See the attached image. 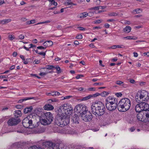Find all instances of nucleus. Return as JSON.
Wrapping results in <instances>:
<instances>
[{
  "label": "nucleus",
  "instance_id": "nucleus-1",
  "mask_svg": "<svg viewBox=\"0 0 149 149\" xmlns=\"http://www.w3.org/2000/svg\"><path fill=\"white\" fill-rule=\"evenodd\" d=\"M105 109L104 103L100 101L93 102L91 106V112L96 117L103 115L105 113Z\"/></svg>",
  "mask_w": 149,
  "mask_h": 149
},
{
  "label": "nucleus",
  "instance_id": "nucleus-2",
  "mask_svg": "<svg viewBox=\"0 0 149 149\" xmlns=\"http://www.w3.org/2000/svg\"><path fill=\"white\" fill-rule=\"evenodd\" d=\"M131 106L130 100L127 98L120 100L118 104L117 109L120 112H125L129 109Z\"/></svg>",
  "mask_w": 149,
  "mask_h": 149
},
{
  "label": "nucleus",
  "instance_id": "nucleus-3",
  "mask_svg": "<svg viewBox=\"0 0 149 149\" xmlns=\"http://www.w3.org/2000/svg\"><path fill=\"white\" fill-rule=\"evenodd\" d=\"M135 99L137 102L141 101H147L149 100V94L145 90H141L136 93Z\"/></svg>",
  "mask_w": 149,
  "mask_h": 149
},
{
  "label": "nucleus",
  "instance_id": "nucleus-4",
  "mask_svg": "<svg viewBox=\"0 0 149 149\" xmlns=\"http://www.w3.org/2000/svg\"><path fill=\"white\" fill-rule=\"evenodd\" d=\"M41 110L40 109L38 108L34 110L33 113L30 114L23 120L22 124L24 127L29 128H33L32 127H29V125L28 124V120L30 118H32L33 119H34L36 117V114L38 113Z\"/></svg>",
  "mask_w": 149,
  "mask_h": 149
},
{
  "label": "nucleus",
  "instance_id": "nucleus-5",
  "mask_svg": "<svg viewBox=\"0 0 149 149\" xmlns=\"http://www.w3.org/2000/svg\"><path fill=\"white\" fill-rule=\"evenodd\" d=\"M59 109L62 112L61 114H63V115L65 114V115L68 116L71 115L73 111V108L70 104H65L62 105L60 106Z\"/></svg>",
  "mask_w": 149,
  "mask_h": 149
},
{
  "label": "nucleus",
  "instance_id": "nucleus-6",
  "mask_svg": "<svg viewBox=\"0 0 149 149\" xmlns=\"http://www.w3.org/2000/svg\"><path fill=\"white\" fill-rule=\"evenodd\" d=\"M76 107L77 111V112L80 113L81 116L82 114L85 113L88 111L87 107L85 105L79 104L77 105Z\"/></svg>",
  "mask_w": 149,
  "mask_h": 149
},
{
  "label": "nucleus",
  "instance_id": "nucleus-7",
  "mask_svg": "<svg viewBox=\"0 0 149 149\" xmlns=\"http://www.w3.org/2000/svg\"><path fill=\"white\" fill-rule=\"evenodd\" d=\"M82 119L86 122L90 121L93 118V116L90 111H88L81 115Z\"/></svg>",
  "mask_w": 149,
  "mask_h": 149
},
{
  "label": "nucleus",
  "instance_id": "nucleus-8",
  "mask_svg": "<svg viewBox=\"0 0 149 149\" xmlns=\"http://www.w3.org/2000/svg\"><path fill=\"white\" fill-rule=\"evenodd\" d=\"M64 116L63 114L58 113L56 116L54 121L55 124L61 127L62 121L63 120Z\"/></svg>",
  "mask_w": 149,
  "mask_h": 149
},
{
  "label": "nucleus",
  "instance_id": "nucleus-9",
  "mask_svg": "<svg viewBox=\"0 0 149 149\" xmlns=\"http://www.w3.org/2000/svg\"><path fill=\"white\" fill-rule=\"evenodd\" d=\"M21 121L19 118L16 119L14 118H12L9 119L7 121V123L9 126H13L17 125Z\"/></svg>",
  "mask_w": 149,
  "mask_h": 149
},
{
  "label": "nucleus",
  "instance_id": "nucleus-10",
  "mask_svg": "<svg viewBox=\"0 0 149 149\" xmlns=\"http://www.w3.org/2000/svg\"><path fill=\"white\" fill-rule=\"evenodd\" d=\"M110 104L106 105V108L109 111H113L115 110L118 107V102H110Z\"/></svg>",
  "mask_w": 149,
  "mask_h": 149
},
{
  "label": "nucleus",
  "instance_id": "nucleus-11",
  "mask_svg": "<svg viewBox=\"0 0 149 149\" xmlns=\"http://www.w3.org/2000/svg\"><path fill=\"white\" fill-rule=\"evenodd\" d=\"M143 101H141L140 102H137L139 103L140 104V106H141V109L143 110V111L146 112L148 111V110H149V104L143 102Z\"/></svg>",
  "mask_w": 149,
  "mask_h": 149
},
{
  "label": "nucleus",
  "instance_id": "nucleus-12",
  "mask_svg": "<svg viewBox=\"0 0 149 149\" xmlns=\"http://www.w3.org/2000/svg\"><path fill=\"white\" fill-rule=\"evenodd\" d=\"M43 115H45V118L48 120L49 123H51L53 119V117L52 114L50 112H47L44 113H43Z\"/></svg>",
  "mask_w": 149,
  "mask_h": 149
},
{
  "label": "nucleus",
  "instance_id": "nucleus-13",
  "mask_svg": "<svg viewBox=\"0 0 149 149\" xmlns=\"http://www.w3.org/2000/svg\"><path fill=\"white\" fill-rule=\"evenodd\" d=\"M63 116H64V118H63V120L62 121L61 127L67 125L70 123V117L69 116L65 115L64 114L63 115Z\"/></svg>",
  "mask_w": 149,
  "mask_h": 149
},
{
  "label": "nucleus",
  "instance_id": "nucleus-14",
  "mask_svg": "<svg viewBox=\"0 0 149 149\" xmlns=\"http://www.w3.org/2000/svg\"><path fill=\"white\" fill-rule=\"evenodd\" d=\"M145 112H142L141 113H138L137 114V117L138 120L139 121H142L145 123Z\"/></svg>",
  "mask_w": 149,
  "mask_h": 149
},
{
  "label": "nucleus",
  "instance_id": "nucleus-15",
  "mask_svg": "<svg viewBox=\"0 0 149 149\" xmlns=\"http://www.w3.org/2000/svg\"><path fill=\"white\" fill-rule=\"evenodd\" d=\"M40 120L41 124L44 125H47L50 124L49 123L48 120L46 119L45 117L44 119L42 118V117L40 118Z\"/></svg>",
  "mask_w": 149,
  "mask_h": 149
},
{
  "label": "nucleus",
  "instance_id": "nucleus-16",
  "mask_svg": "<svg viewBox=\"0 0 149 149\" xmlns=\"http://www.w3.org/2000/svg\"><path fill=\"white\" fill-rule=\"evenodd\" d=\"M43 108L45 110H51L54 109V107L51 104H47L44 105Z\"/></svg>",
  "mask_w": 149,
  "mask_h": 149
},
{
  "label": "nucleus",
  "instance_id": "nucleus-17",
  "mask_svg": "<svg viewBox=\"0 0 149 149\" xmlns=\"http://www.w3.org/2000/svg\"><path fill=\"white\" fill-rule=\"evenodd\" d=\"M138 104L136 105L135 106V111L136 112H138V113H141L142 112H143L142 109H141V106H140V104L139 103H138Z\"/></svg>",
  "mask_w": 149,
  "mask_h": 149
},
{
  "label": "nucleus",
  "instance_id": "nucleus-18",
  "mask_svg": "<svg viewBox=\"0 0 149 149\" xmlns=\"http://www.w3.org/2000/svg\"><path fill=\"white\" fill-rule=\"evenodd\" d=\"M33 109L32 106L27 107L24 109V114H26L31 112Z\"/></svg>",
  "mask_w": 149,
  "mask_h": 149
},
{
  "label": "nucleus",
  "instance_id": "nucleus-19",
  "mask_svg": "<svg viewBox=\"0 0 149 149\" xmlns=\"http://www.w3.org/2000/svg\"><path fill=\"white\" fill-rule=\"evenodd\" d=\"M43 44V45L45 46L46 48L47 47H49L52 46L53 45V42L51 40L47 41L44 42Z\"/></svg>",
  "mask_w": 149,
  "mask_h": 149
},
{
  "label": "nucleus",
  "instance_id": "nucleus-20",
  "mask_svg": "<svg viewBox=\"0 0 149 149\" xmlns=\"http://www.w3.org/2000/svg\"><path fill=\"white\" fill-rule=\"evenodd\" d=\"M79 120V118L78 116V115L77 114H75L73 116V118H72V120L73 121V122L74 123H79L78 121Z\"/></svg>",
  "mask_w": 149,
  "mask_h": 149
},
{
  "label": "nucleus",
  "instance_id": "nucleus-21",
  "mask_svg": "<svg viewBox=\"0 0 149 149\" xmlns=\"http://www.w3.org/2000/svg\"><path fill=\"white\" fill-rule=\"evenodd\" d=\"M22 114L21 111L20 110H16L15 111V113H14L15 117L18 118L22 116Z\"/></svg>",
  "mask_w": 149,
  "mask_h": 149
},
{
  "label": "nucleus",
  "instance_id": "nucleus-22",
  "mask_svg": "<svg viewBox=\"0 0 149 149\" xmlns=\"http://www.w3.org/2000/svg\"><path fill=\"white\" fill-rule=\"evenodd\" d=\"M145 123L149 122V110L148 111L145 112Z\"/></svg>",
  "mask_w": 149,
  "mask_h": 149
},
{
  "label": "nucleus",
  "instance_id": "nucleus-23",
  "mask_svg": "<svg viewBox=\"0 0 149 149\" xmlns=\"http://www.w3.org/2000/svg\"><path fill=\"white\" fill-rule=\"evenodd\" d=\"M45 144L47 147L52 148L54 145H55V143L51 141H47L45 143Z\"/></svg>",
  "mask_w": 149,
  "mask_h": 149
},
{
  "label": "nucleus",
  "instance_id": "nucleus-24",
  "mask_svg": "<svg viewBox=\"0 0 149 149\" xmlns=\"http://www.w3.org/2000/svg\"><path fill=\"white\" fill-rule=\"evenodd\" d=\"M131 30V27L129 26H127L123 29V31L126 33L130 32Z\"/></svg>",
  "mask_w": 149,
  "mask_h": 149
},
{
  "label": "nucleus",
  "instance_id": "nucleus-25",
  "mask_svg": "<svg viewBox=\"0 0 149 149\" xmlns=\"http://www.w3.org/2000/svg\"><path fill=\"white\" fill-rule=\"evenodd\" d=\"M34 98V97H25L24 99H20V100H19L18 102V103H22V102L23 101H26V100H30V99H33Z\"/></svg>",
  "mask_w": 149,
  "mask_h": 149
},
{
  "label": "nucleus",
  "instance_id": "nucleus-26",
  "mask_svg": "<svg viewBox=\"0 0 149 149\" xmlns=\"http://www.w3.org/2000/svg\"><path fill=\"white\" fill-rule=\"evenodd\" d=\"M88 14L86 12H84L78 15V17L79 18H82L86 17L87 16Z\"/></svg>",
  "mask_w": 149,
  "mask_h": 149
},
{
  "label": "nucleus",
  "instance_id": "nucleus-27",
  "mask_svg": "<svg viewBox=\"0 0 149 149\" xmlns=\"http://www.w3.org/2000/svg\"><path fill=\"white\" fill-rule=\"evenodd\" d=\"M124 38L125 39L126 38L127 39H128V40H131V39L136 40L137 39V38L136 37H134L132 36H127L126 37H124Z\"/></svg>",
  "mask_w": 149,
  "mask_h": 149
},
{
  "label": "nucleus",
  "instance_id": "nucleus-28",
  "mask_svg": "<svg viewBox=\"0 0 149 149\" xmlns=\"http://www.w3.org/2000/svg\"><path fill=\"white\" fill-rule=\"evenodd\" d=\"M109 94V93L108 92L104 91L101 93H100V94L103 97H105L107 96Z\"/></svg>",
  "mask_w": 149,
  "mask_h": 149
},
{
  "label": "nucleus",
  "instance_id": "nucleus-29",
  "mask_svg": "<svg viewBox=\"0 0 149 149\" xmlns=\"http://www.w3.org/2000/svg\"><path fill=\"white\" fill-rule=\"evenodd\" d=\"M91 96L90 95H88L87 96L83 97L81 99V100L82 101L87 100L91 98Z\"/></svg>",
  "mask_w": 149,
  "mask_h": 149
},
{
  "label": "nucleus",
  "instance_id": "nucleus-30",
  "mask_svg": "<svg viewBox=\"0 0 149 149\" xmlns=\"http://www.w3.org/2000/svg\"><path fill=\"white\" fill-rule=\"evenodd\" d=\"M29 149H44L40 147H38L36 146H33L29 148Z\"/></svg>",
  "mask_w": 149,
  "mask_h": 149
},
{
  "label": "nucleus",
  "instance_id": "nucleus-31",
  "mask_svg": "<svg viewBox=\"0 0 149 149\" xmlns=\"http://www.w3.org/2000/svg\"><path fill=\"white\" fill-rule=\"evenodd\" d=\"M60 146L58 144H56L55 143V145H54L52 148L53 149H60Z\"/></svg>",
  "mask_w": 149,
  "mask_h": 149
},
{
  "label": "nucleus",
  "instance_id": "nucleus-32",
  "mask_svg": "<svg viewBox=\"0 0 149 149\" xmlns=\"http://www.w3.org/2000/svg\"><path fill=\"white\" fill-rule=\"evenodd\" d=\"M91 98V97H97L100 95V93H96L95 94H93V95H90Z\"/></svg>",
  "mask_w": 149,
  "mask_h": 149
},
{
  "label": "nucleus",
  "instance_id": "nucleus-33",
  "mask_svg": "<svg viewBox=\"0 0 149 149\" xmlns=\"http://www.w3.org/2000/svg\"><path fill=\"white\" fill-rule=\"evenodd\" d=\"M33 120V119L32 118H30L29 119L28 121V124L29 125V127H30L31 126H32Z\"/></svg>",
  "mask_w": 149,
  "mask_h": 149
},
{
  "label": "nucleus",
  "instance_id": "nucleus-34",
  "mask_svg": "<svg viewBox=\"0 0 149 149\" xmlns=\"http://www.w3.org/2000/svg\"><path fill=\"white\" fill-rule=\"evenodd\" d=\"M31 60V58H27L26 60H25V61H24V63L25 64H28L29 62H30Z\"/></svg>",
  "mask_w": 149,
  "mask_h": 149
},
{
  "label": "nucleus",
  "instance_id": "nucleus-35",
  "mask_svg": "<svg viewBox=\"0 0 149 149\" xmlns=\"http://www.w3.org/2000/svg\"><path fill=\"white\" fill-rule=\"evenodd\" d=\"M100 7L99 6H96L93 7H91L90 8V10H99Z\"/></svg>",
  "mask_w": 149,
  "mask_h": 149
},
{
  "label": "nucleus",
  "instance_id": "nucleus-36",
  "mask_svg": "<svg viewBox=\"0 0 149 149\" xmlns=\"http://www.w3.org/2000/svg\"><path fill=\"white\" fill-rule=\"evenodd\" d=\"M54 91L52 92L51 93H46V95L48 96L52 95L53 96H54Z\"/></svg>",
  "mask_w": 149,
  "mask_h": 149
},
{
  "label": "nucleus",
  "instance_id": "nucleus-37",
  "mask_svg": "<svg viewBox=\"0 0 149 149\" xmlns=\"http://www.w3.org/2000/svg\"><path fill=\"white\" fill-rule=\"evenodd\" d=\"M5 24H7L11 22V19H4Z\"/></svg>",
  "mask_w": 149,
  "mask_h": 149
},
{
  "label": "nucleus",
  "instance_id": "nucleus-38",
  "mask_svg": "<svg viewBox=\"0 0 149 149\" xmlns=\"http://www.w3.org/2000/svg\"><path fill=\"white\" fill-rule=\"evenodd\" d=\"M84 77V75L83 74H78L76 77V79H78L79 78Z\"/></svg>",
  "mask_w": 149,
  "mask_h": 149
},
{
  "label": "nucleus",
  "instance_id": "nucleus-39",
  "mask_svg": "<svg viewBox=\"0 0 149 149\" xmlns=\"http://www.w3.org/2000/svg\"><path fill=\"white\" fill-rule=\"evenodd\" d=\"M9 38L11 40H12L15 39V37H14L13 35H10L8 36Z\"/></svg>",
  "mask_w": 149,
  "mask_h": 149
},
{
  "label": "nucleus",
  "instance_id": "nucleus-40",
  "mask_svg": "<svg viewBox=\"0 0 149 149\" xmlns=\"http://www.w3.org/2000/svg\"><path fill=\"white\" fill-rule=\"evenodd\" d=\"M103 83L102 82L95 83L93 84V85L95 86L98 85L101 86L103 85Z\"/></svg>",
  "mask_w": 149,
  "mask_h": 149
},
{
  "label": "nucleus",
  "instance_id": "nucleus-41",
  "mask_svg": "<svg viewBox=\"0 0 149 149\" xmlns=\"http://www.w3.org/2000/svg\"><path fill=\"white\" fill-rule=\"evenodd\" d=\"M76 38L78 39H80L82 38V36L81 34H79L76 37Z\"/></svg>",
  "mask_w": 149,
  "mask_h": 149
},
{
  "label": "nucleus",
  "instance_id": "nucleus-42",
  "mask_svg": "<svg viewBox=\"0 0 149 149\" xmlns=\"http://www.w3.org/2000/svg\"><path fill=\"white\" fill-rule=\"evenodd\" d=\"M117 15V14L115 13H110L109 14V15L111 17L116 16Z\"/></svg>",
  "mask_w": 149,
  "mask_h": 149
},
{
  "label": "nucleus",
  "instance_id": "nucleus-43",
  "mask_svg": "<svg viewBox=\"0 0 149 149\" xmlns=\"http://www.w3.org/2000/svg\"><path fill=\"white\" fill-rule=\"evenodd\" d=\"M95 87H90L88 88V90L90 91H95Z\"/></svg>",
  "mask_w": 149,
  "mask_h": 149
},
{
  "label": "nucleus",
  "instance_id": "nucleus-44",
  "mask_svg": "<svg viewBox=\"0 0 149 149\" xmlns=\"http://www.w3.org/2000/svg\"><path fill=\"white\" fill-rule=\"evenodd\" d=\"M47 73H48V72H40L39 75L41 76H43L44 75H46Z\"/></svg>",
  "mask_w": 149,
  "mask_h": 149
},
{
  "label": "nucleus",
  "instance_id": "nucleus-45",
  "mask_svg": "<svg viewBox=\"0 0 149 149\" xmlns=\"http://www.w3.org/2000/svg\"><path fill=\"white\" fill-rule=\"evenodd\" d=\"M57 69H56V70L57 71V74H59L61 73L62 72L61 70V69L60 67H59V68H58Z\"/></svg>",
  "mask_w": 149,
  "mask_h": 149
},
{
  "label": "nucleus",
  "instance_id": "nucleus-46",
  "mask_svg": "<svg viewBox=\"0 0 149 149\" xmlns=\"http://www.w3.org/2000/svg\"><path fill=\"white\" fill-rule=\"evenodd\" d=\"M47 52V51H45V52H39L38 53L39 54L42 55L43 56H45L46 55V53Z\"/></svg>",
  "mask_w": 149,
  "mask_h": 149
},
{
  "label": "nucleus",
  "instance_id": "nucleus-47",
  "mask_svg": "<svg viewBox=\"0 0 149 149\" xmlns=\"http://www.w3.org/2000/svg\"><path fill=\"white\" fill-rule=\"evenodd\" d=\"M87 16L91 17L93 15L94 13L92 12H89L88 13H87Z\"/></svg>",
  "mask_w": 149,
  "mask_h": 149
},
{
  "label": "nucleus",
  "instance_id": "nucleus-48",
  "mask_svg": "<svg viewBox=\"0 0 149 149\" xmlns=\"http://www.w3.org/2000/svg\"><path fill=\"white\" fill-rule=\"evenodd\" d=\"M77 28L81 31H85L86 30L85 28L81 26L78 27Z\"/></svg>",
  "mask_w": 149,
  "mask_h": 149
},
{
  "label": "nucleus",
  "instance_id": "nucleus-49",
  "mask_svg": "<svg viewBox=\"0 0 149 149\" xmlns=\"http://www.w3.org/2000/svg\"><path fill=\"white\" fill-rule=\"evenodd\" d=\"M15 107L17 109H20L22 108L23 106L19 104H17L15 106Z\"/></svg>",
  "mask_w": 149,
  "mask_h": 149
},
{
  "label": "nucleus",
  "instance_id": "nucleus-50",
  "mask_svg": "<svg viewBox=\"0 0 149 149\" xmlns=\"http://www.w3.org/2000/svg\"><path fill=\"white\" fill-rule=\"evenodd\" d=\"M115 95L117 97H121L122 95V93H116Z\"/></svg>",
  "mask_w": 149,
  "mask_h": 149
},
{
  "label": "nucleus",
  "instance_id": "nucleus-51",
  "mask_svg": "<svg viewBox=\"0 0 149 149\" xmlns=\"http://www.w3.org/2000/svg\"><path fill=\"white\" fill-rule=\"evenodd\" d=\"M18 37L19 38V39L22 40L24 38V35L21 34L18 36Z\"/></svg>",
  "mask_w": 149,
  "mask_h": 149
},
{
  "label": "nucleus",
  "instance_id": "nucleus-52",
  "mask_svg": "<svg viewBox=\"0 0 149 149\" xmlns=\"http://www.w3.org/2000/svg\"><path fill=\"white\" fill-rule=\"evenodd\" d=\"M49 100H51L52 102H58L59 101L58 99H50Z\"/></svg>",
  "mask_w": 149,
  "mask_h": 149
},
{
  "label": "nucleus",
  "instance_id": "nucleus-53",
  "mask_svg": "<svg viewBox=\"0 0 149 149\" xmlns=\"http://www.w3.org/2000/svg\"><path fill=\"white\" fill-rule=\"evenodd\" d=\"M46 47H44L42 46H39L38 47H37V48L38 49H46Z\"/></svg>",
  "mask_w": 149,
  "mask_h": 149
},
{
  "label": "nucleus",
  "instance_id": "nucleus-54",
  "mask_svg": "<svg viewBox=\"0 0 149 149\" xmlns=\"http://www.w3.org/2000/svg\"><path fill=\"white\" fill-rule=\"evenodd\" d=\"M113 99V98L111 96H109L107 98V100L110 101H112V100Z\"/></svg>",
  "mask_w": 149,
  "mask_h": 149
},
{
  "label": "nucleus",
  "instance_id": "nucleus-55",
  "mask_svg": "<svg viewBox=\"0 0 149 149\" xmlns=\"http://www.w3.org/2000/svg\"><path fill=\"white\" fill-rule=\"evenodd\" d=\"M123 82L120 81H117L116 82V84L119 85H121V84H123Z\"/></svg>",
  "mask_w": 149,
  "mask_h": 149
},
{
  "label": "nucleus",
  "instance_id": "nucleus-56",
  "mask_svg": "<svg viewBox=\"0 0 149 149\" xmlns=\"http://www.w3.org/2000/svg\"><path fill=\"white\" fill-rule=\"evenodd\" d=\"M54 96H59L60 93L59 92L57 91H54Z\"/></svg>",
  "mask_w": 149,
  "mask_h": 149
},
{
  "label": "nucleus",
  "instance_id": "nucleus-57",
  "mask_svg": "<svg viewBox=\"0 0 149 149\" xmlns=\"http://www.w3.org/2000/svg\"><path fill=\"white\" fill-rule=\"evenodd\" d=\"M101 22L100 20L97 19L95 21L94 23L96 24H99Z\"/></svg>",
  "mask_w": 149,
  "mask_h": 149
},
{
  "label": "nucleus",
  "instance_id": "nucleus-58",
  "mask_svg": "<svg viewBox=\"0 0 149 149\" xmlns=\"http://www.w3.org/2000/svg\"><path fill=\"white\" fill-rule=\"evenodd\" d=\"M53 68H54V66L53 65H48V69L52 70V69Z\"/></svg>",
  "mask_w": 149,
  "mask_h": 149
},
{
  "label": "nucleus",
  "instance_id": "nucleus-59",
  "mask_svg": "<svg viewBox=\"0 0 149 149\" xmlns=\"http://www.w3.org/2000/svg\"><path fill=\"white\" fill-rule=\"evenodd\" d=\"M52 3L55 6H56L57 5V3L54 0H53L52 1Z\"/></svg>",
  "mask_w": 149,
  "mask_h": 149
},
{
  "label": "nucleus",
  "instance_id": "nucleus-60",
  "mask_svg": "<svg viewBox=\"0 0 149 149\" xmlns=\"http://www.w3.org/2000/svg\"><path fill=\"white\" fill-rule=\"evenodd\" d=\"M8 76L1 75L0 76V78H7Z\"/></svg>",
  "mask_w": 149,
  "mask_h": 149
},
{
  "label": "nucleus",
  "instance_id": "nucleus-61",
  "mask_svg": "<svg viewBox=\"0 0 149 149\" xmlns=\"http://www.w3.org/2000/svg\"><path fill=\"white\" fill-rule=\"evenodd\" d=\"M104 26L105 27L107 28H109L110 26L109 25L108 23L105 24Z\"/></svg>",
  "mask_w": 149,
  "mask_h": 149
},
{
  "label": "nucleus",
  "instance_id": "nucleus-62",
  "mask_svg": "<svg viewBox=\"0 0 149 149\" xmlns=\"http://www.w3.org/2000/svg\"><path fill=\"white\" fill-rule=\"evenodd\" d=\"M140 10V9L137 8L134 10V11H135L136 12V13H140L139 11Z\"/></svg>",
  "mask_w": 149,
  "mask_h": 149
},
{
  "label": "nucleus",
  "instance_id": "nucleus-63",
  "mask_svg": "<svg viewBox=\"0 0 149 149\" xmlns=\"http://www.w3.org/2000/svg\"><path fill=\"white\" fill-rule=\"evenodd\" d=\"M35 23V19L31 20L29 21V24H32Z\"/></svg>",
  "mask_w": 149,
  "mask_h": 149
},
{
  "label": "nucleus",
  "instance_id": "nucleus-64",
  "mask_svg": "<svg viewBox=\"0 0 149 149\" xmlns=\"http://www.w3.org/2000/svg\"><path fill=\"white\" fill-rule=\"evenodd\" d=\"M17 54V52H13V56L14 57H15L16 56Z\"/></svg>",
  "mask_w": 149,
  "mask_h": 149
}]
</instances>
